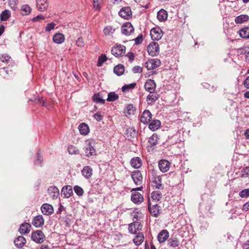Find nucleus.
Segmentation results:
<instances>
[{
    "label": "nucleus",
    "mask_w": 249,
    "mask_h": 249,
    "mask_svg": "<svg viewBox=\"0 0 249 249\" xmlns=\"http://www.w3.org/2000/svg\"><path fill=\"white\" fill-rule=\"evenodd\" d=\"M85 143L86 146L84 148L85 155L88 157L96 156V152L94 148L95 142L93 140H87Z\"/></svg>",
    "instance_id": "nucleus-1"
},
{
    "label": "nucleus",
    "mask_w": 249,
    "mask_h": 249,
    "mask_svg": "<svg viewBox=\"0 0 249 249\" xmlns=\"http://www.w3.org/2000/svg\"><path fill=\"white\" fill-rule=\"evenodd\" d=\"M31 239L37 244L43 243L45 239L44 234L41 230H37L32 233Z\"/></svg>",
    "instance_id": "nucleus-2"
},
{
    "label": "nucleus",
    "mask_w": 249,
    "mask_h": 249,
    "mask_svg": "<svg viewBox=\"0 0 249 249\" xmlns=\"http://www.w3.org/2000/svg\"><path fill=\"white\" fill-rule=\"evenodd\" d=\"M151 181L156 189H163L164 186L161 183V177L156 175L153 171L151 178Z\"/></svg>",
    "instance_id": "nucleus-3"
},
{
    "label": "nucleus",
    "mask_w": 249,
    "mask_h": 249,
    "mask_svg": "<svg viewBox=\"0 0 249 249\" xmlns=\"http://www.w3.org/2000/svg\"><path fill=\"white\" fill-rule=\"evenodd\" d=\"M161 65V61L158 59H151L148 60L144 64V66L147 70L155 69Z\"/></svg>",
    "instance_id": "nucleus-4"
},
{
    "label": "nucleus",
    "mask_w": 249,
    "mask_h": 249,
    "mask_svg": "<svg viewBox=\"0 0 249 249\" xmlns=\"http://www.w3.org/2000/svg\"><path fill=\"white\" fill-rule=\"evenodd\" d=\"M147 52L148 54L152 56L158 55L160 52L158 43L156 42L150 43L147 47Z\"/></svg>",
    "instance_id": "nucleus-5"
},
{
    "label": "nucleus",
    "mask_w": 249,
    "mask_h": 249,
    "mask_svg": "<svg viewBox=\"0 0 249 249\" xmlns=\"http://www.w3.org/2000/svg\"><path fill=\"white\" fill-rule=\"evenodd\" d=\"M160 140L159 136L156 133H154L152 136L148 138L147 148L149 150L154 149L155 146L158 143Z\"/></svg>",
    "instance_id": "nucleus-6"
},
{
    "label": "nucleus",
    "mask_w": 249,
    "mask_h": 249,
    "mask_svg": "<svg viewBox=\"0 0 249 249\" xmlns=\"http://www.w3.org/2000/svg\"><path fill=\"white\" fill-rule=\"evenodd\" d=\"M163 36V32L159 27L153 28L150 31V36L153 40H159Z\"/></svg>",
    "instance_id": "nucleus-7"
},
{
    "label": "nucleus",
    "mask_w": 249,
    "mask_h": 249,
    "mask_svg": "<svg viewBox=\"0 0 249 249\" xmlns=\"http://www.w3.org/2000/svg\"><path fill=\"white\" fill-rule=\"evenodd\" d=\"M131 177L136 185H141L142 184L143 177L140 170H137L133 171L131 174Z\"/></svg>",
    "instance_id": "nucleus-8"
},
{
    "label": "nucleus",
    "mask_w": 249,
    "mask_h": 249,
    "mask_svg": "<svg viewBox=\"0 0 249 249\" xmlns=\"http://www.w3.org/2000/svg\"><path fill=\"white\" fill-rule=\"evenodd\" d=\"M134 31V28L129 22L124 23L121 27V33L125 36H129Z\"/></svg>",
    "instance_id": "nucleus-9"
},
{
    "label": "nucleus",
    "mask_w": 249,
    "mask_h": 249,
    "mask_svg": "<svg viewBox=\"0 0 249 249\" xmlns=\"http://www.w3.org/2000/svg\"><path fill=\"white\" fill-rule=\"evenodd\" d=\"M160 207L158 204H154L151 206L150 200L148 199V209L150 214L155 217H157L160 213Z\"/></svg>",
    "instance_id": "nucleus-10"
},
{
    "label": "nucleus",
    "mask_w": 249,
    "mask_h": 249,
    "mask_svg": "<svg viewBox=\"0 0 249 249\" xmlns=\"http://www.w3.org/2000/svg\"><path fill=\"white\" fill-rule=\"evenodd\" d=\"M142 225L138 221H134L128 225V231L130 233L133 234H137L138 231L142 230Z\"/></svg>",
    "instance_id": "nucleus-11"
},
{
    "label": "nucleus",
    "mask_w": 249,
    "mask_h": 249,
    "mask_svg": "<svg viewBox=\"0 0 249 249\" xmlns=\"http://www.w3.org/2000/svg\"><path fill=\"white\" fill-rule=\"evenodd\" d=\"M125 47L123 45H117L111 49V53L116 57L121 56L125 51Z\"/></svg>",
    "instance_id": "nucleus-12"
},
{
    "label": "nucleus",
    "mask_w": 249,
    "mask_h": 249,
    "mask_svg": "<svg viewBox=\"0 0 249 249\" xmlns=\"http://www.w3.org/2000/svg\"><path fill=\"white\" fill-rule=\"evenodd\" d=\"M152 114L149 110H145L141 116V122L144 124H148L152 120Z\"/></svg>",
    "instance_id": "nucleus-13"
},
{
    "label": "nucleus",
    "mask_w": 249,
    "mask_h": 249,
    "mask_svg": "<svg viewBox=\"0 0 249 249\" xmlns=\"http://www.w3.org/2000/svg\"><path fill=\"white\" fill-rule=\"evenodd\" d=\"M170 162L164 159L160 160L158 163L159 169L162 173L167 172L170 169Z\"/></svg>",
    "instance_id": "nucleus-14"
},
{
    "label": "nucleus",
    "mask_w": 249,
    "mask_h": 249,
    "mask_svg": "<svg viewBox=\"0 0 249 249\" xmlns=\"http://www.w3.org/2000/svg\"><path fill=\"white\" fill-rule=\"evenodd\" d=\"M156 88V84L153 79H148L146 81L144 84L145 89L150 93H152L155 91Z\"/></svg>",
    "instance_id": "nucleus-15"
},
{
    "label": "nucleus",
    "mask_w": 249,
    "mask_h": 249,
    "mask_svg": "<svg viewBox=\"0 0 249 249\" xmlns=\"http://www.w3.org/2000/svg\"><path fill=\"white\" fill-rule=\"evenodd\" d=\"M119 15L122 18L127 19L131 17V10L130 8L128 6L123 7L120 10Z\"/></svg>",
    "instance_id": "nucleus-16"
},
{
    "label": "nucleus",
    "mask_w": 249,
    "mask_h": 249,
    "mask_svg": "<svg viewBox=\"0 0 249 249\" xmlns=\"http://www.w3.org/2000/svg\"><path fill=\"white\" fill-rule=\"evenodd\" d=\"M40 209L42 213L46 215H50L53 213V207L48 203H44Z\"/></svg>",
    "instance_id": "nucleus-17"
},
{
    "label": "nucleus",
    "mask_w": 249,
    "mask_h": 249,
    "mask_svg": "<svg viewBox=\"0 0 249 249\" xmlns=\"http://www.w3.org/2000/svg\"><path fill=\"white\" fill-rule=\"evenodd\" d=\"M131 200L136 204H140L143 201V197L140 193H131Z\"/></svg>",
    "instance_id": "nucleus-18"
},
{
    "label": "nucleus",
    "mask_w": 249,
    "mask_h": 249,
    "mask_svg": "<svg viewBox=\"0 0 249 249\" xmlns=\"http://www.w3.org/2000/svg\"><path fill=\"white\" fill-rule=\"evenodd\" d=\"M44 223V219L42 215H38L34 217L32 224L36 228L42 227Z\"/></svg>",
    "instance_id": "nucleus-19"
},
{
    "label": "nucleus",
    "mask_w": 249,
    "mask_h": 249,
    "mask_svg": "<svg viewBox=\"0 0 249 249\" xmlns=\"http://www.w3.org/2000/svg\"><path fill=\"white\" fill-rule=\"evenodd\" d=\"M130 164L133 168L138 169L142 166V161L141 158L135 157L131 159Z\"/></svg>",
    "instance_id": "nucleus-20"
},
{
    "label": "nucleus",
    "mask_w": 249,
    "mask_h": 249,
    "mask_svg": "<svg viewBox=\"0 0 249 249\" xmlns=\"http://www.w3.org/2000/svg\"><path fill=\"white\" fill-rule=\"evenodd\" d=\"M36 4L38 10L43 12L48 7V0H36Z\"/></svg>",
    "instance_id": "nucleus-21"
},
{
    "label": "nucleus",
    "mask_w": 249,
    "mask_h": 249,
    "mask_svg": "<svg viewBox=\"0 0 249 249\" xmlns=\"http://www.w3.org/2000/svg\"><path fill=\"white\" fill-rule=\"evenodd\" d=\"M48 192L50 197L53 199H57L59 195V191L55 186L50 187L48 189Z\"/></svg>",
    "instance_id": "nucleus-22"
},
{
    "label": "nucleus",
    "mask_w": 249,
    "mask_h": 249,
    "mask_svg": "<svg viewBox=\"0 0 249 249\" xmlns=\"http://www.w3.org/2000/svg\"><path fill=\"white\" fill-rule=\"evenodd\" d=\"M169 236V232L167 230H162L158 234L157 238L160 243L164 242Z\"/></svg>",
    "instance_id": "nucleus-23"
},
{
    "label": "nucleus",
    "mask_w": 249,
    "mask_h": 249,
    "mask_svg": "<svg viewBox=\"0 0 249 249\" xmlns=\"http://www.w3.org/2000/svg\"><path fill=\"white\" fill-rule=\"evenodd\" d=\"M160 98V95L155 92L149 93L146 97V101L148 105H152Z\"/></svg>",
    "instance_id": "nucleus-24"
},
{
    "label": "nucleus",
    "mask_w": 249,
    "mask_h": 249,
    "mask_svg": "<svg viewBox=\"0 0 249 249\" xmlns=\"http://www.w3.org/2000/svg\"><path fill=\"white\" fill-rule=\"evenodd\" d=\"M31 228V226L29 223L25 222L20 225L18 231L21 234H25L30 232Z\"/></svg>",
    "instance_id": "nucleus-25"
},
{
    "label": "nucleus",
    "mask_w": 249,
    "mask_h": 249,
    "mask_svg": "<svg viewBox=\"0 0 249 249\" xmlns=\"http://www.w3.org/2000/svg\"><path fill=\"white\" fill-rule=\"evenodd\" d=\"M61 194L64 195V197H71L73 194L72 187L70 185L65 186L62 189Z\"/></svg>",
    "instance_id": "nucleus-26"
},
{
    "label": "nucleus",
    "mask_w": 249,
    "mask_h": 249,
    "mask_svg": "<svg viewBox=\"0 0 249 249\" xmlns=\"http://www.w3.org/2000/svg\"><path fill=\"white\" fill-rule=\"evenodd\" d=\"M15 245L18 248H22L26 243V239L22 236L17 237L14 241Z\"/></svg>",
    "instance_id": "nucleus-27"
},
{
    "label": "nucleus",
    "mask_w": 249,
    "mask_h": 249,
    "mask_svg": "<svg viewBox=\"0 0 249 249\" xmlns=\"http://www.w3.org/2000/svg\"><path fill=\"white\" fill-rule=\"evenodd\" d=\"M81 173L86 178L89 179L92 175V169L89 166H86L81 170Z\"/></svg>",
    "instance_id": "nucleus-28"
},
{
    "label": "nucleus",
    "mask_w": 249,
    "mask_h": 249,
    "mask_svg": "<svg viewBox=\"0 0 249 249\" xmlns=\"http://www.w3.org/2000/svg\"><path fill=\"white\" fill-rule=\"evenodd\" d=\"M160 125L161 123L159 120H153L149 123L148 127L151 130L154 131L160 128Z\"/></svg>",
    "instance_id": "nucleus-29"
},
{
    "label": "nucleus",
    "mask_w": 249,
    "mask_h": 249,
    "mask_svg": "<svg viewBox=\"0 0 249 249\" xmlns=\"http://www.w3.org/2000/svg\"><path fill=\"white\" fill-rule=\"evenodd\" d=\"M167 17V12L164 9H160L157 13V18L160 22L165 21L166 20Z\"/></svg>",
    "instance_id": "nucleus-30"
},
{
    "label": "nucleus",
    "mask_w": 249,
    "mask_h": 249,
    "mask_svg": "<svg viewBox=\"0 0 249 249\" xmlns=\"http://www.w3.org/2000/svg\"><path fill=\"white\" fill-rule=\"evenodd\" d=\"M78 129L80 133L83 135H87L89 132V125L85 123H81L78 126Z\"/></svg>",
    "instance_id": "nucleus-31"
},
{
    "label": "nucleus",
    "mask_w": 249,
    "mask_h": 249,
    "mask_svg": "<svg viewBox=\"0 0 249 249\" xmlns=\"http://www.w3.org/2000/svg\"><path fill=\"white\" fill-rule=\"evenodd\" d=\"M53 40L56 44H61L65 40V36L62 33H57L53 36Z\"/></svg>",
    "instance_id": "nucleus-32"
},
{
    "label": "nucleus",
    "mask_w": 249,
    "mask_h": 249,
    "mask_svg": "<svg viewBox=\"0 0 249 249\" xmlns=\"http://www.w3.org/2000/svg\"><path fill=\"white\" fill-rule=\"evenodd\" d=\"M144 238L143 233L141 232L138 233L133 239V241L136 246H139L143 242Z\"/></svg>",
    "instance_id": "nucleus-33"
},
{
    "label": "nucleus",
    "mask_w": 249,
    "mask_h": 249,
    "mask_svg": "<svg viewBox=\"0 0 249 249\" xmlns=\"http://www.w3.org/2000/svg\"><path fill=\"white\" fill-rule=\"evenodd\" d=\"M168 245L172 248H176L179 246V241L176 236L171 237L168 241Z\"/></svg>",
    "instance_id": "nucleus-34"
},
{
    "label": "nucleus",
    "mask_w": 249,
    "mask_h": 249,
    "mask_svg": "<svg viewBox=\"0 0 249 249\" xmlns=\"http://www.w3.org/2000/svg\"><path fill=\"white\" fill-rule=\"evenodd\" d=\"M20 14L22 16H27L31 14L32 8L28 4L22 5L20 8Z\"/></svg>",
    "instance_id": "nucleus-35"
},
{
    "label": "nucleus",
    "mask_w": 249,
    "mask_h": 249,
    "mask_svg": "<svg viewBox=\"0 0 249 249\" xmlns=\"http://www.w3.org/2000/svg\"><path fill=\"white\" fill-rule=\"evenodd\" d=\"M113 71L118 76L123 74L124 71V67L122 64H118L114 67Z\"/></svg>",
    "instance_id": "nucleus-36"
},
{
    "label": "nucleus",
    "mask_w": 249,
    "mask_h": 249,
    "mask_svg": "<svg viewBox=\"0 0 249 249\" xmlns=\"http://www.w3.org/2000/svg\"><path fill=\"white\" fill-rule=\"evenodd\" d=\"M249 17L247 15H240L236 17L235 18V22L237 24H241L248 21Z\"/></svg>",
    "instance_id": "nucleus-37"
},
{
    "label": "nucleus",
    "mask_w": 249,
    "mask_h": 249,
    "mask_svg": "<svg viewBox=\"0 0 249 249\" xmlns=\"http://www.w3.org/2000/svg\"><path fill=\"white\" fill-rule=\"evenodd\" d=\"M92 100L94 102L97 104H104L105 103V100L102 98L99 92L95 93L93 95Z\"/></svg>",
    "instance_id": "nucleus-38"
},
{
    "label": "nucleus",
    "mask_w": 249,
    "mask_h": 249,
    "mask_svg": "<svg viewBox=\"0 0 249 249\" xmlns=\"http://www.w3.org/2000/svg\"><path fill=\"white\" fill-rule=\"evenodd\" d=\"M11 12L9 10H4L0 14V19L2 21L7 20L11 17Z\"/></svg>",
    "instance_id": "nucleus-39"
},
{
    "label": "nucleus",
    "mask_w": 249,
    "mask_h": 249,
    "mask_svg": "<svg viewBox=\"0 0 249 249\" xmlns=\"http://www.w3.org/2000/svg\"><path fill=\"white\" fill-rule=\"evenodd\" d=\"M239 35L243 38H249V27L243 28L239 30Z\"/></svg>",
    "instance_id": "nucleus-40"
},
{
    "label": "nucleus",
    "mask_w": 249,
    "mask_h": 249,
    "mask_svg": "<svg viewBox=\"0 0 249 249\" xmlns=\"http://www.w3.org/2000/svg\"><path fill=\"white\" fill-rule=\"evenodd\" d=\"M119 96L115 92H110L108 93L107 100L108 102H114L117 100Z\"/></svg>",
    "instance_id": "nucleus-41"
},
{
    "label": "nucleus",
    "mask_w": 249,
    "mask_h": 249,
    "mask_svg": "<svg viewBox=\"0 0 249 249\" xmlns=\"http://www.w3.org/2000/svg\"><path fill=\"white\" fill-rule=\"evenodd\" d=\"M127 138H134L136 136V131L134 127H129L126 130L125 133Z\"/></svg>",
    "instance_id": "nucleus-42"
},
{
    "label": "nucleus",
    "mask_w": 249,
    "mask_h": 249,
    "mask_svg": "<svg viewBox=\"0 0 249 249\" xmlns=\"http://www.w3.org/2000/svg\"><path fill=\"white\" fill-rule=\"evenodd\" d=\"M162 197L161 193L159 191H154L151 193V197L153 200L159 201Z\"/></svg>",
    "instance_id": "nucleus-43"
},
{
    "label": "nucleus",
    "mask_w": 249,
    "mask_h": 249,
    "mask_svg": "<svg viewBox=\"0 0 249 249\" xmlns=\"http://www.w3.org/2000/svg\"><path fill=\"white\" fill-rule=\"evenodd\" d=\"M107 60V58L106 54H102L98 58L97 66L98 67H101L103 63Z\"/></svg>",
    "instance_id": "nucleus-44"
},
{
    "label": "nucleus",
    "mask_w": 249,
    "mask_h": 249,
    "mask_svg": "<svg viewBox=\"0 0 249 249\" xmlns=\"http://www.w3.org/2000/svg\"><path fill=\"white\" fill-rule=\"evenodd\" d=\"M115 31V29L111 26H107L104 28L103 32L106 36H108L112 34Z\"/></svg>",
    "instance_id": "nucleus-45"
},
{
    "label": "nucleus",
    "mask_w": 249,
    "mask_h": 249,
    "mask_svg": "<svg viewBox=\"0 0 249 249\" xmlns=\"http://www.w3.org/2000/svg\"><path fill=\"white\" fill-rule=\"evenodd\" d=\"M18 0H9L8 4L10 8L14 11L18 9Z\"/></svg>",
    "instance_id": "nucleus-46"
},
{
    "label": "nucleus",
    "mask_w": 249,
    "mask_h": 249,
    "mask_svg": "<svg viewBox=\"0 0 249 249\" xmlns=\"http://www.w3.org/2000/svg\"><path fill=\"white\" fill-rule=\"evenodd\" d=\"M68 152L70 154H78L79 150L74 145H70L68 148Z\"/></svg>",
    "instance_id": "nucleus-47"
},
{
    "label": "nucleus",
    "mask_w": 249,
    "mask_h": 249,
    "mask_svg": "<svg viewBox=\"0 0 249 249\" xmlns=\"http://www.w3.org/2000/svg\"><path fill=\"white\" fill-rule=\"evenodd\" d=\"M136 86V84L135 83H132L130 84L125 85L122 88V90L123 92H125L128 91L129 89H133Z\"/></svg>",
    "instance_id": "nucleus-48"
},
{
    "label": "nucleus",
    "mask_w": 249,
    "mask_h": 249,
    "mask_svg": "<svg viewBox=\"0 0 249 249\" xmlns=\"http://www.w3.org/2000/svg\"><path fill=\"white\" fill-rule=\"evenodd\" d=\"M43 160L40 151L37 153L36 159L34 160V164L36 165H41Z\"/></svg>",
    "instance_id": "nucleus-49"
},
{
    "label": "nucleus",
    "mask_w": 249,
    "mask_h": 249,
    "mask_svg": "<svg viewBox=\"0 0 249 249\" xmlns=\"http://www.w3.org/2000/svg\"><path fill=\"white\" fill-rule=\"evenodd\" d=\"M73 190L75 194L78 196H82L84 194L83 189L78 185L75 186L73 188Z\"/></svg>",
    "instance_id": "nucleus-50"
},
{
    "label": "nucleus",
    "mask_w": 249,
    "mask_h": 249,
    "mask_svg": "<svg viewBox=\"0 0 249 249\" xmlns=\"http://www.w3.org/2000/svg\"><path fill=\"white\" fill-rule=\"evenodd\" d=\"M239 195L242 198H246L249 196V188L242 190L239 192Z\"/></svg>",
    "instance_id": "nucleus-51"
},
{
    "label": "nucleus",
    "mask_w": 249,
    "mask_h": 249,
    "mask_svg": "<svg viewBox=\"0 0 249 249\" xmlns=\"http://www.w3.org/2000/svg\"><path fill=\"white\" fill-rule=\"evenodd\" d=\"M93 117L97 122H100L103 118V116L101 114L100 111H97L93 115Z\"/></svg>",
    "instance_id": "nucleus-52"
},
{
    "label": "nucleus",
    "mask_w": 249,
    "mask_h": 249,
    "mask_svg": "<svg viewBox=\"0 0 249 249\" xmlns=\"http://www.w3.org/2000/svg\"><path fill=\"white\" fill-rule=\"evenodd\" d=\"M134 40L135 41V45H138L141 44L143 41V36L142 34L139 35Z\"/></svg>",
    "instance_id": "nucleus-53"
},
{
    "label": "nucleus",
    "mask_w": 249,
    "mask_h": 249,
    "mask_svg": "<svg viewBox=\"0 0 249 249\" xmlns=\"http://www.w3.org/2000/svg\"><path fill=\"white\" fill-rule=\"evenodd\" d=\"M55 24L53 22L49 23L47 24L45 29L47 32H50L54 28Z\"/></svg>",
    "instance_id": "nucleus-54"
},
{
    "label": "nucleus",
    "mask_w": 249,
    "mask_h": 249,
    "mask_svg": "<svg viewBox=\"0 0 249 249\" xmlns=\"http://www.w3.org/2000/svg\"><path fill=\"white\" fill-rule=\"evenodd\" d=\"M143 68L139 66H136L132 69V71L135 73H142V72Z\"/></svg>",
    "instance_id": "nucleus-55"
},
{
    "label": "nucleus",
    "mask_w": 249,
    "mask_h": 249,
    "mask_svg": "<svg viewBox=\"0 0 249 249\" xmlns=\"http://www.w3.org/2000/svg\"><path fill=\"white\" fill-rule=\"evenodd\" d=\"M76 44L78 47H83L84 45V43L83 38L82 37H79L76 41Z\"/></svg>",
    "instance_id": "nucleus-56"
},
{
    "label": "nucleus",
    "mask_w": 249,
    "mask_h": 249,
    "mask_svg": "<svg viewBox=\"0 0 249 249\" xmlns=\"http://www.w3.org/2000/svg\"><path fill=\"white\" fill-rule=\"evenodd\" d=\"M44 19H45L44 16H43L42 15H39L37 16L36 17L33 18L32 19V21L33 22H37V21H39L41 20H43Z\"/></svg>",
    "instance_id": "nucleus-57"
},
{
    "label": "nucleus",
    "mask_w": 249,
    "mask_h": 249,
    "mask_svg": "<svg viewBox=\"0 0 249 249\" xmlns=\"http://www.w3.org/2000/svg\"><path fill=\"white\" fill-rule=\"evenodd\" d=\"M11 57L7 54H3L0 57V59L2 62H8L10 61Z\"/></svg>",
    "instance_id": "nucleus-58"
},
{
    "label": "nucleus",
    "mask_w": 249,
    "mask_h": 249,
    "mask_svg": "<svg viewBox=\"0 0 249 249\" xmlns=\"http://www.w3.org/2000/svg\"><path fill=\"white\" fill-rule=\"evenodd\" d=\"M126 56L128 58L129 61L131 62L134 59V54L132 52H130L128 53Z\"/></svg>",
    "instance_id": "nucleus-59"
},
{
    "label": "nucleus",
    "mask_w": 249,
    "mask_h": 249,
    "mask_svg": "<svg viewBox=\"0 0 249 249\" xmlns=\"http://www.w3.org/2000/svg\"><path fill=\"white\" fill-rule=\"evenodd\" d=\"M126 108H127V113L129 114L132 113L135 110V109H134L133 106L132 105H129Z\"/></svg>",
    "instance_id": "nucleus-60"
},
{
    "label": "nucleus",
    "mask_w": 249,
    "mask_h": 249,
    "mask_svg": "<svg viewBox=\"0 0 249 249\" xmlns=\"http://www.w3.org/2000/svg\"><path fill=\"white\" fill-rule=\"evenodd\" d=\"M242 176L246 175L249 177V167H246L244 168L242 171Z\"/></svg>",
    "instance_id": "nucleus-61"
},
{
    "label": "nucleus",
    "mask_w": 249,
    "mask_h": 249,
    "mask_svg": "<svg viewBox=\"0 0 249 249\" xmlns=\"http://www.w3.org/2000/svg\"><path fill=\"white\" fill-rule=\"evenodd\" d=\"M244 85L247 89H249V76L244 80Z\"/></svg>",
    "instance_id": "nucleus-62"
},
{
    "label": "nucleus",
    "mask_w": 249,
    "mask_h": 249,
    "mask_svg": "<svg viewBox=\"0 0 249 249\" xmlns=\"http://www.w3.org/2000/svg\"><path fill=\"white\" fill-rule=\"evenodd\" d=\"M243 210L246 211L249 210V201L243 205Z\"/></svg>",
    "instance_id": "nucleus-63"
},
{
    "label": "nucleus",
    "mask_w": 249,
    "mask_h": 249,
    "mask_svg": "<svg viewBox=\"0 0 249 249\" xmlns=\"http://www.w3.org/2000/svg\"><path fill=\"white\" fill-rule=\"evenodd\" d=\"M243 248L244 249H249V240L247 241L243 245Z\"/></svg>",
    "instance_id": "nucleus-64"
}]
</instances>
